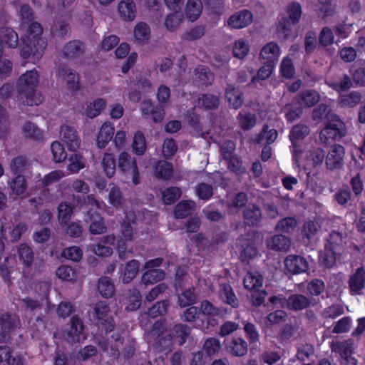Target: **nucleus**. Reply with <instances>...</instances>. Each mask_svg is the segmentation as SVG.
<instances>
[{
    "label": "nucleus",
    "mask_w": 365,
    "mask_h": 365,
    "mask_svg": "<svg viewBox=\"0 0 365 365\" xmlns=\"http://www.w3.org/2000/svg\"><path fill=\"white\" fill-rule=\"evenodd\" d=\"M43 28L38 22H31L26 34L21 38V56L24 59H39L43 54L47 42L42 37Z\"/></svg>",
    "instance_id": "obj_1"
},
{
    "label": "nucleus",
    "mask_w": 365,
    "mask_h": 365,
    "mask_svg": "<svg viewBox=\"0 0 365 365\" xmlns=\"http://www.w3.org/2000/svg\"><path fill=\"white\" fill-rule=\"evenodd\" d=\"M38 74L36 70L27 71L17 81L18 100L24 105H39L43 100L41 93H36Z\"/></svg>",
    "instance_id": "obj_2"
},
{
    "label": "nucleus",
    "mask_w": 365,
    "mask_h": 365,
    "mask_svg": "<svg viewBox=\"0 0 365 365\" xmlns=\"http://www.w3.org/2000/svg\"><path fill=\"white\" fill-rule=\"evenodd\" d=\"M346 133L344 122L336 114L328 113L325 116L324 127L319 133V139L322 143L328 145L339 141Z\"/></svg>",
    "instance_id": "obj_3"
},
{
    "label": "nucleus",
    "mask_w": 365,
    "mask_h": 365,
    "mask_svg": "<svg viewBox=\"0 0 365 365\" xmlns=\"http://www.w3.org/2000/svg\"><path fill=\"white\" fill-rule=\"evenodd\" d=\"M171 335L164 319L157 320L148 333L149 339L153 341V348L158 352L171 351L174 344Z\"/></svg>",
    "instance_id": "obj_4"
},
{
    "label": "nucleus",
    "mask_w": 365,
    "mask_h": 365,
    "mask_svg": "<svg viewBox=\"0 0 365 365\" xmlns=\"http://www.w3.org/2000/svg\"><path fill=\"white\" fill-rule=\"evenodd\" d=\"M93 310V317L98 329L106 334L113 331L115 327V323L110 315L109 304L106 302L100 301L95 304Z\"/></svg>",
    "instance_id": "obj_5"
},
{
    "label": "nucleus",
    "mask_w": 365,
    "mask_h": 365,
    "mask_svg": "<svg viewBox=\"0 0 365 365\" xmlns=\"http://www.w3.org/2000/svg\"><path fill=\"white\" fill-rule=\"evenodd\" d=\"M20 326L21 322L17 315L8 312L1 314L0 315V343L9 341L12 333Z\"/></svg>",
    "instance_id": "obj_6"
},
{
    "label": "nucleus",
    "mask_w": 365,
    "mask_h": 365,
    "mask_svg": "<svg viewBox=\"0 0 365 365\" xmlns=\"http://www.w3.org/2000/svg\"><path fill=\"white\" fill-rule=\"evenodd\" d=\"M118 166L119 170L125 175H130L134 185L140 183V173L136 160L127 152H122L118 157Z\"/></svg>",
    "instance_id": "obj_7"
},
{
    "label": "nucleus",
    "mask_w": 365,
    "mask_h": 365,
    "mask_svg": "<svg viewBox=\"0 0 365 365\" xmlns=\"http://www.w3.org/2000/svg\"><path fill=\"white\" fill-rule=\"evenodd\" d=\"M345 148L340 144H334L326 155L325 164L329 170H334L342 168L344 166V158Z\"/></svg>",
    "instance_id": "obj_8"
},
{
    "label": "nucleus",
    "mask_w": 365,
    "mask_h": 365,
    "mask_svg": "<svg viewBox=\"0 0 365 365\" xmlns=\"http://www.w3.org/2000/svg\"><path fill=\"white\" fill-rule=\"evenodd\" d=\"M222 147L220 149L222 158L227 163L228 170L234 173L242 175L245 172V168L242 167V160L240 157L233 153L235 146Z\"/></svg>",
    "instance_id": "obj_9"
},
{
    "label": "nucleus",
    "mask_w": 365,
    "mask_h": 365,
    "mask_svg": "<svg viewBox=\"0 0 365 365\" xmlns=\"http://www.w3.org/2000/svg\"><path fill=\"white\" fill-rule=\"evenodd\" d=\"M86 46L81 40H71L62 48L61 56L66 60H74L83 56Z\"/></svg>",
    "instance_id": "obj_10"
},
{
    "label": "nucleus",
    "mask_w": 365,
    "mask_h": 365,
    "mask_svg": "<svg viewBox=\"0 0 365 365\" xmlns=\"http://www.w3.org/2000/svg\"><path fill=\"white\" fill-rule=\"evenodd\" d=\"M285 268L292 274H299L306 272L309 269L307 259L300 255H290L284 260Z\"/></svg>",
    "instance_id": "obj_11"
},
{
    "label": "nucleus",
    "mask_w": 365,
    "mask_h": 365,
    "mask_svg": "<svg viewBox=\"0 0 365 365\" xmlns=\"http://www.w3.org/2000/svg\"><path fill=\"white\" fill-rule=\"evenodd\" d=\"M60 135L69 150L76 151L81 145V139L78 132L68 125L61 126Z\"/></svg>",
    "instance_id": "obj_12"
},
{
    "label": "nucleus",
    "mask_w": 365,
    "mask_h": 365,
    "mask_svg": "<svg viewBox=\"0 0 365 365\" xmlns=\"http://www.w3.org/2000/svg\"><path fill=\"white\" fill-rule=\"evenodd\" d=\"M86 221L90 224L89 232L93 235H100L106 232V227L103 218L97 210L89 209L86 213Z\"/></svg>",
    "instance_id": "obj_13"
},
{
    "label": "nucleus",
    "mask_w": 365,
    "mask_h": 365,
    "mask_svg": "<svg viewBox=\"0 0 365 365\" xmlns=\"http://www.w3.org/2000/svg\"><path fill=\"white\" fill-rule=\"evenodd\" d=\"M58 76L63 78L66 81L68 89L72 91L80 90L79 76L71 68L65 64H60L58 66Z\"/></svg>",
    "instance_id": "obj_14"
},
{
    "label": "nucleus",
    "mask_w": 365,
    "mask_h": 365,
    "mask_svg": "<svg viewBox=\"0 0 365 365\" xmlns=\"http://www.w3.org/2000/svg\"><path fill=\"white\" fill-rule=\"evenodd\" d=\"M253 20V16L250 11L242 9L230 16L227 20L229 26L233 29H243L249 26Z\"/></svg>",
    "instance_id": "obj_15"
},
{
    "label": "nucleus",
    "mask_w": 365,
    "mask_h": 365,
    "mask_svg": "<svg viewBox=\"0 0 365 365\" xmlns=\"http://www.w3.org/2000/svg\"><path fill=\"white\" fill-rule=\"evenodd\" d=\"M16 255L20 263L22 264L24 269H30L34 262L35 253L33 247L28 243H21L16 247Z\"/></svg>",
    "instance_id": "obj_16"
},
{
    "label": "nucleus",
    "mask_w": 365,
    "mask_h": 365,
    "mask_svg": "<svg viewBox=\"0 0 365 365\" xmlns=\"http://www.w3.org/2000/svg\"><path fill=\"white\" fill-rule=\"evenodd\" d=\"M320 99L319 93L315 90H306L299 92L293 99L294 102L301 107L311 108L315 106Z\"/></svg>",
    "instance_id": "obj_17"
},
{
    "label": "nucleus",
    "mask_w": 365,
    "mask_h": 365,
    "mask_svg": "<svg viewBox=\"0 0 365 365\" xmlns=\"http://www.w3.org/2000/svg\"><path fill=\"white\" fill-rule=\"evenodd\" d=\"M349 288L351 294H358L365 288V269L358 267L349 279Z\"/></svg>",
    "instance_id": "obj_18"
},
{
    "label": "nucleus",
    "mask_w": 365,
    "mask_h": 365,
    "mask_svg": "<svg viewBox=\"0 0 365 365\" xmlns=\"http://www.w3.org/2000/svg\"><path fill=\"white\" fill-rule=\"evenodd\" d=\"M262 210L255 204L250 203L243 211L244 222L249 227L257 226L262 220Z\"/></svg>",
    "instance_id": "obj_19"
},
{
    "label": "nucleus",
    "mask_w": 365,
    "mask_h": 365,
    "mask_svg": "<svg viewBox=\"0 0 365 365\" xmlns=\"http://www.w3.org/2000/svg\"><path fill=\"white\" fill-rule=\"evenodd\" d=\"M115 128L110 121H106L102 124L97 135L96 145L98 148H104L112 140L114 135Z\"/></svg>",
    "instance_id": "obj_20"
},
{
    "label": "nucleus",
    "mask_w": 365,
    "mask_h": 365,
    "mask_svg": "<svg viewBox=\"0 0 365 365\" xmlns=\"http://www.w3.org/2000/svg\"><path fill=\"white\" fill-rule=\"evenodd\" d=\"M84 330V324L81 319L74 315L71 318V326L67 332V340L71 343L80 341Z\"/></svg>",
    "instance_id": "obj_21"
},
{
    "label": "nucleus",
    "mask_w": 365,
    "mask_h": 365,
    "mask_svg": "<svg viewBox=\"0 0 365 365\" xmlns=\"http://www.w3.org/2000/svg\"><path fill=\"white\" fill-rule=\"evenodd\" d=\"M11 193L24 199L31 195V192L28 191L26 179L23 175H17L9 182Z\"/></svg>",
    "instance_id": "obj_22"
},
{
    "label": "nucleus",
    "mask_w": 365,
    "mask_h": 365,
    "mask_svg": "<svg viewBox=\"0 0 365 365\" xmlns=\"http://www.w3.org/2000/svg\"><path fill=\"white\" fill-rule=\"evenodd\" d=\"M280 56V48L274 41L266 43L260 51V57L263 61L277 64Z\"/></svg>",
    "instance_id": "obj_23"
},
{
    "label": "nucleus",
    "mask_w": 365,
    "mask_h": 365,
    "mask_svg": "<svg viewBox=\"0 0 365 365\" xmlns=\"http://www.w3.org/2000/svg\"><path fill=\"white\" fill-rule=\"evenodd\" d=\"M225 98L229 106L233 109L240 108L244 103V94L242 91L232 85H228L225 90Z\"/></svg>",
    "instance_id": "obj_24"
},
{
    "label": "nucleus",
    "mask_w": 365,
    "mask_h": 365,
    "mask_svg": "<svg viewBox=\"0 0 365 365\" xmlns=\"http://www.w3.org/2000/svg\"><path fill=\"white\" fill-rule=\"evenodd\" d=\"M287 307L292 311H301L309 307L311 299L302 294H292L287 299Z\"/></svg>",
    "instance_id": "obj_25"
},
{
    "label": "nucleus",
    "mask_w": 365,
    "mask_h": 365,
    "mask_svg": "<svg viewBox=\"0 0 365 365\" xmlns=\"http://www.w3.org/2000/svg\"><path fill=\"white\" fill-rule=\"evenodd\" d=\"M153 169L155 177L163 180H170L174 173L173 163L165 160H158L155 163Z\"/></svg>",
    "instance_id": "obj_26"
},
{
    "label": "nucleus",
    "mask_w": 365,
    "mask_h": 365,
    "mask_svg": "<svg viewBox=\"0 0 365 365\" xmlns=\"http://www.w3.org/2000/svg\"><path fill=\"white\" fill-rule=\"evenodd\" d=\"M229 354L235 356H243L247 353V342L242 337H234L226 346Z\"/></svg>",
    "instance_id": "obj_27"
},
{
    "label": "nucleus",
    "mask_w": 365,
    "mask_h": 365,
    "mask_svg": "<svg viewBox=\"0 0 365 365\" xmlns=\"http://www.w3.org/2000/svg\"><path fill=\"white\" fill-rule=\"evenodd\" d=\"M118 11L124 21H133L136 16V6L133 0H121L118 5Z\"/></svg>",
    "instance_id": "obj_28"
},
{
    "label": "nucleus",
    "mask_w": 365,
    "mask_h": 365,
    "mask_svg": "<svg viewBox=\"0 0 365 365\" xmlns=\"http://www.w3.org/2000/svg\"><path fill=\"white\" fill-rule=\"evenodd\" d=\"M172 333L173 341L174 344L181 346L184 344L187 336L190 334V327L183 324H177L173 326L171 329H168Z\"/></svg>",
    "instance_id": "obj_29"
},
{
    "label": "nucleus",
    "mask_w": 365,
    "mask_h": 365,
    "mask_svg": "<svg viewBox=\"0 0 365 365\" xmlns=\"http://www.w3.org/2000/svg\"><path fill=\"white\" fill-rule=\"evenodd\" d=\"M220 294L224 303L231 306L232 308L238 307L239 300L230 284L227 283L221 284Z\"/></svg>",
    "instance_id": "obj_30"
},
{
    "label": "nucleus",
    "mask_w": 365,
    "mask_h": 365,
    "mask_svg": "<svg viewBox=\"0 0 365 365\" xmlns=\"http://www.w3.org/2000/svg\"><path fill=\"white\" fill-rule=\"evenodd\" d=\"M291 244L289 237L283 235H275L267 240L268 248L276 251H287Z\"/></svg>",
    "instance_id": "obj_31"
},
{
    "label": "nucleus",
    "mask_w": 365,
    "mask_h": 365,
    "mask_svg": "<svg viewBox=\"0 0 365 365\" xmlns=\"http://www.w3.org/2000/svg\"><path fill=\"white\" fill-rule=\"evenodd\" d=\"M277 136L278 133L276 129H269L268 125L264 124L260 133L257 135L255 141L257 144L271 145L275 141Z\"/></svg>",
    "instance_id": "obj_32"
},
{
    "label": "nucleus",
    "mask_w": 365,
    "mask_h": 365,
    "mask_svg": "<svg viewBox=\"0 0 365 365\" xmlns=\"http://www.w3.org/2000/svg\"><path fill=\"white\" fill-rule=\"evenodd\" d=\"M0 41L9 48H16L19 44V36L13 29L3 27L0 29Z\"/></svg>",
    "instance_id": "obj_33"
},
{
    "label": "nucleus",
    "mask_w": 365,
    "mask_h": 365,
    "mask_svg": "<svg viewBox=\"0 0 365 365\" xmlns=\"http://www.w3.org/2000/svg\"><path fill=\"white\" fill-rule=\"evenodd\" d=\"M195 202L192 200H182L175 207L174 215L177 219H184L191 215L195 209Z\"/></svg>",
    "instance_id": "obj_34"
},
{
    "label": "nucleus",
    "mask_w": 365,
    "mask_h": 365,
    "mask_svg": "<svg viewBox=\"0 0 365 365\" xmlns=\"http://www.w3.org/2000/svg\"><path fill=\"white\" fill-rule=\"evenodd\" d=\"M237 120L242 130H250L257 124V116L249 111H240L237 115Z\"/></svg>",
    "instance_id": "obj_35"
},
{
    "label": "nucleus",
    "mask_w": 365,
    "mask_h": 365,
    "mask_svg": "<svg viewBox=\"0 0 365 365\" xmlns=\"http://www.w3.org/2000/svg\"><path fill=\"white\" fill-rule=\"evenodd\" d=\"M97 289L100 294L106 299L111 298L115 294V286L111 279L108 277L98 279Z\"/></svg>",
    "instance_id": "obj_36"
},
{
    "label": "nucleus",
    "mask_w": 365,
    "mask_h": 365,
    "mask_svg": "<svg viewBox=\"0 0 365 365\" xmlns=\"http://www.w3.org/2000/svg\"><path fill=\"white\" fill-rule=\"evenodd\" d=\"M194 73L199 82L203 86H210L214 81V74L206 66L198 65L195 67Z\"/></svg>",
    "instance_id": "obj_37"
},
{
    "label": "nucleus",
    "mask_w": 365,
    "mask_h": 365,
    "mask_svg": "<svg viewBox=\"0 0 365 365\" xmlns=\"http://www.w3.org/2000/svg\"><path fill=\"white\" fill-rule=\"evenodd\" d=\"M245 288L249 291L257 292L262 287V277L257 272H247L243 279Z\"/></svg>",
    "instance_id": "obj_38"
},
{
    "label": "nucleus",
    "mask_w": 365,
    "mask_h": 365,
    "mask_svg": "<svg viewBox=\"0 0 365 365\" xmlns=\"http://www.w3.org/2000/svg\"><path fill=\"white\" fill-rule=\"evenodd\" d=\"M285 11L287 16L284 17L290 20L294 25H297L302 15L301 4L297 1H293L286 6Z\"/></svg>",
    "instance_id": "obj_39"
},
{
    "label": "nucleus",
    "mask_w": 365,
    "mask_h": 365,
    "mask_svg": "<svg viewBox=\"0 0 365 365\" xmlns=\"http://www.w3.org/2000/svg\"><path fill=\"white\" fill-rule=\"evenodd\" d=\"M74 205L72 203L63 201L58 206V217L61 225H66L71 220L73 213Z\"/></svg>",
    "instance_id": "obj_40"
},
{
    "label": "nucleus",
    "mask_w": 365,
    "mask_h": 365,
    "mask_svg": "<svg viewBox=\"0 0 365 365\" xmlns=\"http://www.w3.org/2000/svg\"><path fill=\"white\" fill-rule=\"evenodd\" d=\"M139 262L136 259L128 261L125 266L122 277L123 284L130 283L137 275L139 271Z\"/></svg>",
    "instance_id": "obj_41"
},
{
    "label": "nucleus",
    "mask_w": 365,
    "mask_h": 365,
    "mask_svg": "<svg viewBox=\"0 0 365 365\" xmlns=\"http://www.w3.org/2000/svg\"><path fill=\"white\" fill-rule=\"evenodd\" d=\"M202 9L201 0H187L185 8L187 18L191 21H195L201 14Z\"/></svg>",
    "instance_id": "obj_42"
},
{
    "label": "nucleus",
    "mask_w": 365,
    "mask_h": 365,
    "mask_svg": "<svg viewBox=\"0 0 365 365\" xmlns=\"http://www.w3.org/2000/svg\"><path fill=\"white\" fill-rule=\"evenodd\" d=\"M165 273L160 269H147L142 276V282L144 284H153L165 278Z\"/></svg>",
    "instance_id": "obj_43"
},
{
    "label": "nucleus",
    "mask_w": 365,
    "mask_h": 365,
    "mask_svg": "<svg viewBox=\"0 0 365 365\" xmlns=\"http://www.w3.org/2000/svg\"><path fill=\"white\" fill-rule=\"evenodd\" d=\"M294 25L290 20L282 16L277 25V34L279 38L284 40L288 39L292 35V27Z\"/></svg>",
    "instance_id": "obj_44"
},
{
    "label": "nucleus",
    "mask_w": 365,
    "mask_h": 365,
    "mask_svg": "<svg viewBox=\"0 0 365 365\" xmlns=\"http://www.w3.org/2000/svg\"><path fill=\"white\" fill-rule=\"evenodd\" d=\"M257 249L252 240H246L242 245V250L240 253V258L242 262L249 263L250 260L256 255Z\"/></svg>",
    "instance_id": "obj_45"
},
{
    "label": "nucleus",
    "mask_w": 365,
    "mask_h": 365,
    "mask_svg": "<svg viewBox=\"0 0 365 365\" xmlns=\"http://www.w3.org/2000/svg\"><path fill=\"white\" fill-rule=\"evenodd\" d=\"M182 195V190L180 187L171 186L165 188L162 192V200L168 205H173Z\"/></svg>",
    "instance_id": "obj_46"
},
{
    "label": "nucleus",
    "mask_w": 365,
    "mask_h": 365,
    "mask_svg": "<svg viewBox=\"0 0 365 365\" xmlns=\"http://www.w3.org/2000/svg\"><path fill=\"white\" fill-rule=\"evenodd\" d=\"M178 304L181 307L193 305L197 302V295L193 287L183 290L178 294Z\"/></svg>",
    "instance_id": "obj_47"
},
{
    "label": "nucleus",
    "mask_w": 365,
    "mask_h": 365,
    "mask_svg": "<svg viewBox=\"0 0 365 365\" xmlns=\"http://www.w3.org/2000/svg\"><path fill=\"white\" fill-rule=\"evenodd\" d=\"M243 330L250 345L256 346L259 341V334L257 327L252 323L245 322Z\"/></svg>",
    "instance_id": "obj_48"
},
{
    "label": "nucleus",
    "mask_w": 365,
    "mask_h": 365,
    "mask_svg": "<svg viewBox=\"0 0 365 365\" xmlns=\"http://www.w3.org/2000/svg\"><path fill=\"white\" fill-rule=\"evenodd\" d=\"M133 152L137 155H143L146 150V140L142 131L135 133L132 142Z\"/></svg>",
    "instance_id": "obj_49"
},
{
    "label": "nucleus",
    "mask_w": 365,
    "mask_h": 365,
    "mask_svg": "<svg viewBox=\"0 0 365 365\" xmlns=\"http://www.w3.org/2000/svg\"><path fill=\"white\" fill-rule=\"evenodd\" d=\"M310 133L309 126L304 124L294 125L289 134L291 142L299 141L305 138Z\"/></svg>",
    "instance_id": "obj_50"
},
{
    "label": "nucleus",
    "mask_w": 365,
    "mask_h": 365,
    "mask_svg": "<svg viewBox=\"0 0 365 365\" xmlns=\"http://www.w3.org/2000/svg\"><path fill=\"white\" fill-rule=\"evenodd\" d=\"M106 101L103 98H97L90 103L86 109V115L89 118H94L100 115L102 110L106 107Z\"/></svg>",
    "instance_id": "obj_51"
},
{
    "label": "nucleus",
    "mask_w": 365,
    "mask_h": 365,
    "mask_svg": "<svg viewBox=\"0 0 365 365\" xmlns=\"http://www.w3.org/2000/svg\"><path fill=\"white\" fill-rule=\"evenodd\" d=\"M297 226V221L293 217L281 219L276 225L275 230L284 233H292Z\"/></svg>",
    "instance_id": "obj_52"
},
{
    "label": "nucleus",
    "mask_w": 365,
    "mask_h": 365,
    "mask_svg": "<svg viewBox=\"0 0 365 365\" xmlns=\"http://www.w3.org/2000/svg\"><path fill=\"white\" fill-rule=\"evenodd\" d=\"M263 66H261L256 76H254L251 79V83H255L259 80H266L271 76L273 73L276 64L262 61Z\"/></svg>",
    "instance_id": "obj_53"
},
{
    "label": "nucleus",
    "mask_w": 365,
    "mask_h": 365,
    "mask_svg": "<svg viewBox=\"0 0 365 365\" xmlns=\"http://www.w3.org/2000/svg\"><path fill=\"white\" fill-rule=\"evenodd\" d=\"M103 171L108 178H111L115 173L116 163L113 154L106 153L102 160Z\"/></svg>",
    "instance_id": "obj_54"
},
{
    "label": "nucleus",
    "mask_w": 365,
    "mask_h": 365,
    "mask_svg": "<svg viewBox=\"0 0 365 365\" xmlns=\"http://www.w3.org/2000/svg\"><path fill=\"white\" fill-rule=\"evenodd\" d=\"M199 101L202 107L207 110L217 109L220 103L219 97L210 93L202 94Z\"/></svg>",
    "instance_id": "obj_55"
},
{
    "label": "nucleus",
    "mask_w": 365,
    "mask_h": 365,
    "mask_svg": "<svg viewBox=\"0 0 365 365\" xmlns=\"http://www.w3.org/2000/svg\"><path fill=\"white\" fill-rule=\"evenodd\" d=\"M133 32L135 39L140 43H144L150 37V29L145 22L138 23Z\"/></svg>",
    "instance_id": "obj_56"
},
{
    "label": "nucleus",
    "mask_w": 365,
    "mask_h": 365,
    "mask_svg": "<svg viewBox=\"0 0 365 365\" xmlns=\"http://www.w3.org/2000/svg\"><path fill=\"white\" fill-rule=\"evenodd\" d=\"M221 349V343L218 339L210 337L207 339L202 346V351L207 356H212Z\"/></svg>",
    "instance_id": "obj_57"
},
{
    "label": "nucleus",
    "mask_w": 365,
    "mask_h": 365,
    "mask_svg": "<svg viewBox=\"0 0 365 365\" xmlns=\"http://www.w3.org/2000/svg\"><path fill=\"white\" fill-rule=\"evenodd\" d=\"M195 193L199 199L207 201L214 194L213 187L206 182H200L195 187Z\"/></svg>",
    "instance_id": "obj_58"
},
{
    "label": "nucleus",
    "mask_w": 365,
    "mask_h": 365,
    "mask_svg": "<svg viewBox=\"0 0 365 365\" xmlns=\"http://www.w3.org/2000/svg\"><path fill=\"white\" fill-rule=\"evenodd\" d=\"M108 202L116 209H120L123 207L124 199L122 192L118 187L113 186L111 187L108 194Z\"/></svg>",
    "instance_id": "obj_59"
},
{
    "label": "nucleus",
    "mask_w": 365,
    "mask_h": 365,
    "mask_svg": "<svg viewBox=\"0 0 365 365\" xmlns=\"http://www.w3.org/2000/svg\"><path fill=\"white\" fill-rule=\"evenodd\" d=\"M319 259L324 266L331 267L336 262V250L324 246V250L319 253Z\"/></svg>",
    "instance_id": "obj_60"
},
{
    "label": "nucleus",
    "mask_w": 365,
    "mask_h": 365,
    "mask_svg": "<svg viewBox=\"0 0 365 365\" xmlns=\"http://www.w3.org/2000/svg\"><path fill=\"white\" fill-rule=\"evenodd\" d=\"M51 150L55 163L63 162L67 158V153L63 145L58 141H54L51 143Z\"/></svg>",
    "instance_id": "obj_61"
},
{
    "label": "nucleus",
    "mask_w": 365,
    "mask_h": 365,
    "mask_svg": "<svg viewBox=\"0 0 365 365\" xmlns=\"http://www.w3.org/2000/svg\"><path fill=\"white\" fill-rule=\"evenodd\" d=\"M295 73L294 66L292 60L288 57L282 59L280 64V74L283 78L291 79Z\"/></svg>",
    "instance_id": "obj_62"
},
{
    "label": "nucleus",
    "mask_w": 365,
    "mask_h": 365,
    "mask_svg": "<svg viewBox=\"0 0 365 365\" xmlns=\"http://www.w3.org/2000/svg\"><path fill=\"white\" fill-rule=\"evenodd\" d=\"M317 33L314 31H308L304 36V49L307 54L312 53L317 48Z\"/></svg>",
    "instance_id": "obj_63"
},
{
    "label": "nucleus",
    "mask_w": 365,
    "mask_h": 365,
    "mask_svg": "<svg viewBox=\"0 0 365 365\" xmlns=\"http://www.w3.org/2000/svg\"><path fill=\"white\" fill-rule=\"evenodd\" d=\"M27 159L21 155L14 158L11 163V170L15 175H21L28 168Z\"/></svg>",
    "instance_id": "obj_64"
}]
</instances>
